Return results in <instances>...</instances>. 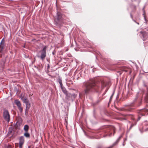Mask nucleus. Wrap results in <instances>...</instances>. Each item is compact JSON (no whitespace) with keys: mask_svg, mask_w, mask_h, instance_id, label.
Instances as JSON below:
<instances>
[{"mask_svg":"<svg viewBox=\"0 0 148 148\" xmlns=\"http://www.w3.org/2000/svg\"><path fill=\"white\" fill-rule=\"evenodd\" d=\"M98 85V83H96L93 79L84 82L83 86L84 88L85 93L87 94L91 92L97 91V89L99 87Z\"/></svg>","mask_w":148,"mask_h":148,"instance_id":"1","label":"nucleus"},{"mask_svg":"<svg viewBox=\"0 0 148 148\" xmlns=\"http://www.w3.org/2000/svg\"><path fill=\"white\" fill-rule=\"evenodd\" d=\"M143 90H140L136 94L135 99L131 104L127 107L126 110L130 111H132L134 108L140 106L142 103V97L144 94Z\"/></svg>","mask_w":148,"mask_h":148,"instance_id":"2","label":"nucleus"},{"mask_svg":"<svg viewBox=\"0 0 148 148\" xmlns=\"http://www.w3.org/2000/svg\"><path fill=\"white\" fill-rule=\"evenodd\" d=\"M115 129L113 126L108 125L104 126L101 130V132L104 134L103 137L107 136L110 137L113 136L115 133Z\"/></svg>","mask_w":148,"mask_h":148,"instance_id":"3","label":"nucleus"},{"mask_svg":"<svg viewBox=\"0 0 148 148\" xmlns=\"http://www.w3.org/2000/svg\"><path fill=\"white\" fill-rule=\"evenodd\" d=\"M47 48V46H44L37 54V57L42 61L45 59L46 56Z\"/></svg>","mask_w":148,"mask_h":148,"instance_id":"4","label":"nucleus"},{"mask_svg":"<svg viewBox=\"0 0 148 148\" xmlns=\"http://www.w3.org/2000/svg\"><path fill=\"white\" fill-rule=\"evenodd\" d=\"M54 23L56 25L60 26L63 22L62 14L60 12H58L56 15L54 17Z\"/></svg>","mask_w":148,"mask_h":148,"instance_id":"5","label":"nucleus"},{"mask_svg":"<svg viewBox=\"0 0 148 148\" xmlns=\"http://www.w3.org/2000/svg\"><path fill=\"white\" fill-rule=\"evenodd\" d=\"M127 117L130 118L133 121L131 123V122L129 121V124L130 125V127L129 129L127 130V132H129L132 127L135 125L136 124V116L134 115L131 114H127L126 115Z\"/></svg>","mask_w":148,"mask_h":148,"instance_id":"6","label":"nucleus"},{"mask_svg":"<svg viewBox=\"0 0 148 148\" xmlns=\"http://www.w3.org/2000/svg\"><path fill=\"white\" fill-rule=\"evenodd\" d=\"M143 84L144 86L147 88V91H145V90H143L144 91L143 93H143L145 94V102H147L148 101V80L147 81H143Z\"/></svg>","mask_w":148,"mask_h":148,"instance_id":"7","label":"nucleus"},{"mask_svg":"<svg viewBox=\"0 0 148 148\" xmlns=\"http://www.w3.org/2000/svg\"><path fill=\"white\" fill-rule=\"evenodd\" d=\"M144 32L141 31L140 32V36L143 37V41L148 40V26L146 27L145 28Z\"/></svg>","mask_w":148,"mask_h":148,"instance_id":"8","label":"nucleus"},{"mask_svg":"<svg viewBox=\"0 0 148 148\" xmlns=\"http://www.w3.org/2000/svg\"><path fill=\"white\" fill-rule=\"evenodd\" d=\"M138 113L139 115L138 117V119L137 121H138L140 118V116H146L148 114V109H147L145 108L139 110L138 112Z\"/></svg>","mask_w":148,"mask_h":148,"instance_id":"9","label":"nucleus"},{"mask_svg":"<svg viewBox=\"0 0 148 148\" xmlns=\"http://www.w3.org/2000/svg\"><path fill=\"white\" fill-rule=\"evenodd\" d=\"M3 117L7 122H9L10 120V115L8 110H4L3 112Z\"/></svg>","mask_w":148,"mask_h":148,"instance_id":"10","label":"nucleus"},{"mask_svg":"<svg viewBox=\"0 0 148 148\" xmlns=\"http://www.w3.org/2000/svg\"><path fill=\"white\" fill-rule=\"evenodd\" d=\"M77 95L75 94H71L68 93L66 95V98L69 100H71L72 101L76 97Z\"/></svg>","mask_w":148,"mask_h":148,"instance_id":"11","label":"nucleus"},{"mask_svg":"<svg viewBox=\"0 0 148 148\" xmlns=\"http://www.w3.org/2000/svg\"><path fill=\"white\" fill-rule=\"evenodd\" d=\"M15 103L18 107V109L20 110V112L21 113L23 111V108L21 107V103L18 100H15Z\"/></svg>","mask_w":148,"mask_h":148,"instance_id":"12","label":"nucleus"},{"mask_svg":"<svg viewBox=\"0 0 148 148\" xmlns=\"http://www.w3.org/2000/svg\"><path fill=\"white\" fill-rule=\"evenodd\" d=\"M24 142V138L23 136H20L19 138V147L22 148V145Z\"/></svg>","mask_w":148,"mask_h":148,"instance_id":"13","label":"nucleus"},{"mask_svg":"<svg viewBox=\"0 0 148 148\" xmlns=\"http://www.w3.org/2000/svg\"><path fill=\"white\" fill-rule=\"evenodd\" d=\"M25 103L26 104V109L25 110V114H26L27 113V110L29 109L30 107V104L28 101L26 102H25Z\"/></svg>","mask_w":148,"mask_h":148,"instance_id":"14","label":"nucleus"},{"mask_svg":"<svg viewBox=\"0 0 148 148\" xmlns=\"http://www.w3.org/2000/svg\"><path fill=\"white\" fill-rule=\"evenodd\" d=\"M60 88L63 92L66 95L68 92L65 88L63 86V85L62 86H60Z\"/></svg>","mask_w":148,"mask_h":148,"instance_id":"15","label":"nucleus"},{"mask_svg":"<svg viewBox=\"0 0 148 148\" xmlns=\"http://www.w3.org/2000/svg\"><path fill=\"white\" fill-rule=\"evenodd\" d=\"M100 85L101 86V88L103 89L104 87L106 86V84L105 82L103 81H101L99 83Z\"/></svg>","mask_w":148,"mask_h":148,"instance_id":"16","label":"nucleus"},{"mask_svg":"<svg viewBox=\"0 0 148 148\" xmlns=\"http://www.w3.org/2000/svg\"><path fill=\"white\" fill-rule=\"evenodd\" d=\"M29 129V126L27 125H25L23 129L25 132H28Z\"/></svg>","mask_w":148,"mask_h":148,"instance_id":"17","label":"nucleus"},{"mask_svg":"<svg viewBox=\"0 0 148 148\" xmlns=\"http://www.w3.org/2000/svg\"><path fill=\"white\" fill-rule=\"evenodd\" d=\"M21 99L24 103H25V102H26L28 101L27 100V98L24 96H22L21 97Z\"/></svg>","mask_w":148,"mask_h":148,"instance_id":"18","label":"nucleus"},{"mask_svg":"<svg viewBox=\"0 0 148 148\" xmlns=\"http://www.w3.org/2000/svg\"><path fill=\"white\" fill-rule=\"evenodd\" d=\"M58 82L59 83L60 86H62L63 85V84L62 83V80L61 78L60 77L58 78Z\"/></svg>","mask_w":148,"mask_h":148,"instance_id":"19","label":"nucleus"},{"mask_svg":"<svg viewBox=\"0 0 148 148\" xmlns=\"http://www.w3.org/2000/svg\"><path fill=\"white\" fill-rule=\"evenodd\" d=\"M24 135L27 138H29L30 137V134L28 132H25L24 133Z\"/></svg>","mask_w":148,"mask_h":148,"instance_id":"20","label":"nucleus"},{"mask_svg":"<svg viewBox=\"0 0 148 148\" xmlns=\"http://www.w3.org/2000/svg\"><path fill=\"white\" fill-rule=\"evenodd\" d=\"M3 45L0 46V51H2L4 49Z\"/></svg>","mask_w":148,"mask_h":148,"instance_id":"21","label":"nucleus"},{"mask_svg":"<svg viewBox=\"0 0 148 148\" xmlns=\"http://www.w3.org/2000/svg\"><path fill=\"white\" fill-rule=\"evenodd\" d=\"M145 13L144 12V14H143V16L144 17V19L145 20V24H146V23H147V20L145 17Z\"/></svg>","mask_w":148,"mask_h":148,"instance_id":"22","label":"nucleus"},{"mask_svg":"<svg viewBox=\"0 0 148 148\" xmlns=\"http://www.w3.org/2000/svg\"><path fill=\"white\" fill-rule=\"evenodd\" d=\"M114 93L113 92L112 94V95H111V96L110 98V101H111L112 99V97H113V96L114 95Z\"/></svg>","mask_w":148,"mask_h":148,"instance_id":"23","label":"nucleus"},{"mask_svg":"<svg viewBox=\"0 0 148 148\" xmlns=\"http://www.w3.org/2000/svg\"><path fill=\"white\" fill-rule=\"evenodd\" d=\"M6 148H12V147L10 145H8L7 147H6Z\"/></svg>","mask_w":148,"mask_h":148,"instance_id":"24","label":"nucleus"},{"mask_svg":"<svg viewBox=\"0 0 148 148\" xmlns=\"http://www.w3.org/2000/svg\"><path fill=\"white\" fill-rule=\"evenodd\" d=\"M133 21L135 22L136 23H137L138 25H139V23H138V22H136L135 20H133Z\"/></svg>","mask_w":148,"mask_h":148,"instance_id":"25","label":"nucleus"},{"mask_svg":"<svg viewBox=\"0 0 148 148\" xmlns=\"http://www.w3.org/2000/svg\"><path fill=\"white\" fill-rule=\"evenodd\" d=\"M3 39L1 41V43H0V46L1 45V44H2V41H3Z\"/></svg>","mask_w":148,"mask_h":148,"instance_id":"26","label":"nucleus"},{"mask_svg":"<svg viewBox=\"0 0 148 148\" xmlns=\"http://www.w3.org/2000/svg\"><path fill=\"white\" fill-rule=\"evenodd\" d=\"M145 131H148V128H147V129H145Z\"/></svg>","mask_w":148,"mask_h":148,"instance_id":"27","label":"nucleus"},{"mask_svg":"<svg viewBox=\"0 0 148 148\" xmlns=\"http://www.w3.org/2000/svg\"><path fill=\"white\" fill-rule=\"evenodd\" d=\"M100 101L99 100H98L97 101V103H99V101Z\"/></svg>","mask_w":148,"mask_h":148,"instance_id":"28","label":"nucleus"},{"mask_svg":"<svg viewBox=\"0 0 148 148\" xmlns=\"http://www.w3.org/2000/svg\"><path fill=\"white\" fill-rule=\"evenodd\" d=\"M101 146H99V147H98L97 148H101Z\"/></svg>","mask_w":148,"mask_h":148,"instance_id":"29","label":"nucleus"},{"mask_svg":"<svg viewBox=\"0 0 148 148\" xmlns=\"http://www.w3.org/2000/svg\"><path fill=\"white\" fill-rule=\"evenodd\" d=\"M126 140H127V139L126 138H125V140H124V142H125V141H126Z\"/></svg>","mask_w":148,"mask_h":148,"instance_id":"30","label":"nucleus"},{"mask_svg":"<svg viewBox=\"0 0 148 148\" xmlns=\"http://www.w3.org/2000/svg\"><path fill=\"white\" fill-rule=\"evenodd\" d=\"M49 64H48V67L49 68Z\"/></svg>","mask_w":148,"mask_h":148,"instance_id":"31","label":"nucleus"},{"mask_svg":"<svg viewBox=\"0 0 148 148\" xmlns=\"http://www.w3.org/2000/svg\"><path fill=\"white\" fill-rule=\"evenodd\" d=\"M140 132L142 133H143V131H141L140 130Z\"/></svg>","mask_w":148,"mask_h":148,"instance_id":"32","label":"nucleus"},{"mask_svg":"<svg viewBox=\"0 0 148 148\" xmlns=\"http://www.w3.org/2000/svg\"><path fill=\"white\" fill-rule=\"evenodd\" d=\"M130 16H131V17L132 18V15H131V14H130Z\"/></svg>","mask_w":148,"mask_h":148,"instance_id":"33","label":"nucleus"},{"mask_svg":"<svg viewBox=\"0 0 148 148\" xmlns=\"http://www.w3.org/2000/svg\"><path fill=\"white\" fill-rule=\"evenodd\" d=\"M52 54H53V55H54V52H53Z\"/></svg>","mask_w":148,"mask_h":148,"instance_id":"34","label":"nucleus"},{"mask_svg":"<svg viewBox=\"0 0 148 148\" xmlns=\"http://www.w3.org/2000/svg\"><path fill=\"white\" fill-rule=\"evenodd\" d=\"M123 146H124V145H125V144L124 143L123 144Z\"/></svg>","mask_w":148,"mask_h":148,"instance_id":"35","label":"nucleus"},{"mask_svg":"<svg viewBox=\"0 0 148 148\" xmlns=\"http://www.w3.org/2000/svg\"><path fill=\"white\" fill-rule=\"evenodd\" d=\"M147 105H146V107H147Z\"/></svg>","mask_w":148,"mask_h":148,"instance_id":"36","label":"nucleus"},{"mask_svg":"<svg viewBox=\"0 0 148 148\" xmlns=\"http://www.w3.org/2000/svg\"><path fill=\"white\" fill-rule=\"evenodd\" d=\"M128 125H129V124H128L127 125V127L128 126Z\"/></svg>","mask_w":148,"mask_h":148,"instance_id":"37","label":"nucleus"}]
</instances>
